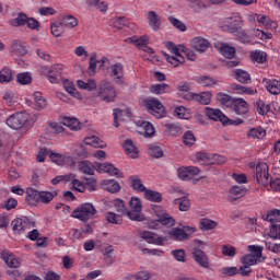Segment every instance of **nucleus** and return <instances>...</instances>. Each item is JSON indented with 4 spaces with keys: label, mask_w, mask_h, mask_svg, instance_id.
<instances>
[{
    "label": "nucleus",
    "mask_w": 280,
    "mask_h": 280,
    "mask_svg": "<svg viewBox=\"0 0 280 280\" xmlns=\"http://www.w3.org/2000/svg\"><path fill=\"white\" fill-rule=\"evenodd\" d=\"M166 132L171 135L172 137H176V135H180L183 132V127L176 122L166 124L165 125Z\"/></svg>",
    "instance_id": "obj_46"
},
{
    "label": "nucleus",
    "mask_w": 280,
    "mask_h": 280,
    "mask_svg": "<svg viewBox=\"0 0 280 280\" xmlns=\"http://www.w3.org/2000/svg\"><path fill=\"white\" fill-rule=\"evenodd\" d=\"M220 52L222 54V56H224V58H235V48L232 46L222 44Z\"/></svg>",
    "instance_id": "obj_51"
},
{
    "label": "nucleus",
    "mask_w": 280,
    "mask_h": 280,
    "mask_svg": "<svg viewBox=\"0 0 280 280\" xmlns=\"http://www.w3.org/2000/svg\"><path fill=\"white\" fill-rule=\"evenodd\" d=\"M19 84H32V75L28 72H23L18 74Z\"/></svg>",
    "instance_id": "obj_63"
},
{
    "label": "nucleus",
    "mask_w": 280,
    "mask_h": 280,
    "mask_svg": "<svg viewBox=\"0 0 280 280\" xmlns=\"http://www.w3.org/2000/svg\"><path fill=\"white\" fill-rule=\"evenodd\" d=\"M235 98L231 97V95L220 92L217 94V102L226 108H233V102Z\"/></svg>",
    "instance_id": "obj_31"
},
{
    "label": "nucleus",
    "mask_w": 280,
    "mask_h": 280,
    "mask_svg": "<svg viewBox=\"0 0 280 280\" xmlns=\"http://www.w3.org/2000/svg\"><path fill=\"white\" fill-rule=\"evenodd\" d=\"M10 51L15 54V56H25L27 55V46L23 44V42L16 39L12 42Z\"/></svg>",
    "instance_id": "obj_22"
},
{
    "label": "nucleus",
    "mask_w": 280,
    "mask_h": 280,
    "mask_svg": "<svg viewBox=\"0 0 280 280\" xmlns=\"http://www.w3.org/2000/svg\"><path fill=\"white\" fill-rule=\"evenodd\" d=\"M166 48L168 49V51L171 54H174V56H177V57H180L183 55L180 54H184V52H187V47H185V45H175L174 43L172 42H168L166 44Z\"/></svg>",
    "instance_id": "obj_34"
},
{
    "label": "nucleus",
    "mask_w": 280,
    "mask_h": 280,
    "mask_svg": "<svg viewBox=\"0 0 280 280\" xmlns=\"http://www.w3.org/2000/svg\"><path fill=\"white\" fill-rule=\"evenodd\" d=\"M144 106L148 113L153 115V117H156V119H162V117H165V107L161 101L156 98H148L144 100Z\"/></svg>",
    "instance_id": "obj_4"
},
{
    "label": "nucleus",
    "mask_w": 280,
    "mask_h": 280,
    "mask_svg": "<svg viewBox=\"0 0 280 280\" xmlns=\"http://www.w3.org/2000/svg\"><path fill=\"white\" fill-rule=\"evenodd\" d=\"M95 170L98 174H109L110 176L121 177L119 168L115 167L112 163H95Z\"/></svg>",
    "instance_id": "obj_12"
},
{
    "label": "nucleus",
    "mask_w": 280,
    "mask_h": 280,
    "mask_svg": "<svg viewBox=\"0 0 280 280\" xmlns=\"http://www.w3.org/2000/svg\"><path fill=\"white\" fill-rule=\"evenodd\" d=\"M3 82H12V70L9 68H3L0 71V83L3 84Z\"/></svg>",
    "instance_id": "obj_59"
},
{
    "label": "nucleus",
    "mask_w": 280,
    "mask_h": 280,
    "mask_svg": "<svg viewBox=\"0 0 280 280\" xmlns=\"http://www.w3.org/2000/svg\"><path fill=\"white\" fill-rule=\"evenodd\" d=\"M148 154L154 159H161L163 156V149L159 145H150L148 149Z\"/></svg>",
    "instance_id": "obj_56"
},
{
    "label": "nucleus",
    "mask_w": 280,
    "mask_h": 280,
    "mask_svg": "<svg viewBox=\"0 0 280 280\" xmlns=\"http://www.w3.org/2000/svg\"><path fill=\"white\" fill-rule=\"evenodd\" d=\"M155 222H159L163 226H167V229H171V226H174L176 224V220H174V218H172L167 213H163L162 215H160Z\"/></svg>",
    "instance_id": "obj_42"
},
{
    "label": "nucleus",
    "mask_w": 280,
    "mask_h": 280,
    "mask_svg": "<svg viewBox=\"0 0 280 280\" xmlns=\"http://www.w3.org/2000/svg\"><path fill=\"white\" fill-rule=\"evenodd\" d=\"M130 210L127 212V218L133 220L135 222H143V217L141 211H143V206L141 205V199L132 197L129 201Z\"/></svg>",
    "instance_id": "obj_5"
},
{
    "label": "nucleus",
    "mask_w": 280,
    "mask_h": 280,
    "mask_svg": "<svg viewBox=\"0 0 280 280\" xmlns=\"http://www.w3.org/2000/svg\"><path fill=\"white\" fill-rule=\"evenodd\" d=\"M266 129L261 127L252 128L247 132V139H265Z\"/></svg>",
    "instance_id": "obj_37"
},
{
    "label": "nucleus",
    "mask_w": 280,
    "mask_h": 280,
    "mask_svg": "<svg viewBox=\"0 0 280 280\" xmlns=\"http://www.w3.org/2000/svg\"><path fill=\"white\" fill-rule=\"evenodd\" d=\"M117 93L115 92V88L110 86V83L103 82L98 90V97L103 102H114Z\"/></svg>",
    "instance_id": "obj_8"
},
{
    "label": "nucleus",
    "mask_w": 280,
    "mask_h": 280,
    "mask_svg": "<svg viewBox=\"0 0 280 280\" xmlns=\"http://www.w3.org/2000/svg\"><path fill=\"white\" fill-rule=\"evenodd\" d=\"M164 56L167 62L173 65V67H178L179 65H183V62H185V57L183 56H170L168 54H164Z\"/></svg>",
    "instance_id": "obj_54"
},
{
    "label": "nucleus",
    "mask_w": 280,
    "mask_h": 280,
    "mask_svg": "<svg viewBox=\"0 0 280 280\" xmlns=\"http://www.w3.org/2000/svg\"><path fill=\"white\" fill-rule=\"evenodd\" d=\"M168 236L171 240H175V242H185V240H189V234L185 232V230L180 228H175L168 232Z\"/></svg>",
    "instance_id": "obj_24"
},
{
    "label": "nucleus",
    "mask_w": 280,
    "mask_h": 280,
    "mask_svg": "<svg viewBox=\"0 0 280 280\" xmlns=\"http://www.w3.org/2000/svg\"><path fill=\"white\" fill-rule=\"evenodd\" d=\"M43 73L46 74L47 80H49L51 84L62 82V72H60V66L44 68Z\"/></svg>",
    "instance_id": "obj_11"
},
{
    "label": "nucleus",
    "mask_w": 280,
    "mask_h": 280,
    "mask_svg": "<svg viewBox=\"0 0 280 280\" xmlns=\"http://www.w3.org/2000/svg\"><path fill=\"white\" fill-rule=\"evenodd\" d=\"M131 187L135 191L138 192H144L148 190V188H145V186L143 185V182L141 180V178H139L138 176H133L131 177Z\"/></svg>",
    "instance_id": "obj_44"
},
{
    "label": "nucleus",
    "mask_w": 280,
    "mask_h": 280,
    "mask_svg": "<svg viewBox=\"0 0 280 280\" xmlns=\"http://www.w3.org/2000/svg\"><path fill=\"white\" fill-rule=\"evenodd\" d=\"M250 58L254 62H257L258 65H264V62L268 60V54H266V51L256 50L254 52H250Z\"/></svg>",
    "instance_id": "obj_43"
},
{
    "label": "nucleus",
    "mask_w": 280,
    "mask_h": 280,
    "mask_svg": "<svg viewBox=\"0 0 280 280\" xmlns=\"http://www.w3.org/2000/svg\"><path fill=\"white\" fill-rule=\"evenodd\" d=\"M27 114L18 113L7 119V126L12 128V130H21L27 124Z\"/></svg>",
    "instance_id": "obj_6"
},
{
    "label": "nucleus",
    "mask_w": 280,
    "mask_h": 280,
    "mask_svg": "<svg viewBox=\"0 0 280 280\" xmlns=\"http://www.w3.org/2000/svg\"><path fill=\"white\" fill-rule=\"evenodd\" d=\"M95 213H97V210L93 203H83L72 212V218H77L81 220V222H86L91 220Z\"/></svg>",
    "instance_id": "obj_3"
},
{
    "label": "nucleus",
    "mask_w": 280,
    "mask_h": 280,
    "mask_svg": "<svg viewBox=\"0 0 280 280\" xmlns=\"http://www.w3.org/2000/svg\"><path fill=\"white\" fill-rule=\"evenodd\" d=\"M218 226V223L215 221H211L210 219H201L199 221V229L201 231H211Z\"/></svg>",
    "instance_id": "obj_47"
},
{
    "label": "nucleus",
    "mask_w": 280,
    "mask_h": 280,
    "mask_svg": "<svg viewBox=\"0 0 280 280\" xmlns=\"http://www.w3.org/2000/svg\"><path fill=\"white\" fill-rule=\"evenodd\" d=\"M262 220L270 222V224H280V210H270L266 215H262Z\"/></svg>",
    "instance_id": "obj_30"
},
{
    "label": "nucleus",
    "mask_w": 280,
    "mask_h": 280,
    "mask_svg": "<svg viewBox=\"0 0 280 280\" xmlns=\"http://www.w3.org/2000/svg\"><path fill=\"white\" fill-rule=\"evenodd\" d=\"M174 205L178 206L179 211H189V208L191 207V203L187 197L175 199Z\"/></svg>",
    "instance_id": "obj_49"
},
{
    "label": "nucleus",
    "mask_w": 280,
    "mask_h": 280,
    "mask_svg": "<svg viewBox=\"0 0 280 280\" xmlns=\"http://www.w3.org/2000/svg\"><path fill=\"white\" fill-rule=\"evenodd\" d=\"M154 125L150 121H142L139 128V133L143 135L147 139L150 137H154Z\"/></svg>",
    "instance_id": "obj_28"
},
{
    "label": "nucleus",
    "mask_w": 280,
    "mask_h": 280,
    "mask_svg": "<svg viewBox=\"0 0 280 280\" xmlns=\"http://www.w3.org/2000/svg\"><path fill=\"white\" fill-rule=\"evenodd\" d=\"M61 82L67 93H69V95H71L72 97L80 98V92H78V90L75 89V86L71 81L66 79V80H61Z\"/></svg>",
    "instance_id": "obj_41"
},
{
    "label": "nucleus",
    "mask_w": 280,
    "mask_h": 280,
    "mask_svg": "<svg viewBox=\"0 0 280 280\" xmlns=\"http://www.w3.org/2000/svg\"><path fill=\"white\" fill-rule=\"evenodd\" d=\"M27 23V15L24 13H20L15 19L11 20V25L13 27H21L23 25H26Z\"/></svg>",
    "instance_id": "obj_53"
},
{
    "label": "nucleus",
    "mask_w": 280,
    "mask_h": 280,
    "mask_svg": "<svg viewBox=\"0 0 280 280\" xmlns=\"http://www.w3.org/2000/svg\"><path fill=\"white\" fill-rule=\"evenodd\" d=\"M110 75L117 84H124V65L115 63L110 67Z\"/></svg>",
    "instance_id": "obj_18"
},
{
    "label": "nucleus",
    "mask_w": 280,
    "mask_h": 280,
    "mask_svg": "<svg viewBox=\"0 0 280 280\" xmlns=\"http://www.w3.org/2000/svg\"><path fill=\"white\" fill-rule=\"evenodd\" d=\"M253 35L259 40H270L272 39V33H266L259 28H254Z\"/></svg>",
    "instance_id": "obj_58"
},
{
    "label": "nucleus",
    "mask_w": 280,
    "mask_h": 280,
    "mask_svg": "<svg viewBox=\"0 0 280 280\" xmlns=\"http://www.w3.org/2000/svg\"><path fill=\"white\" fill-rule=\"evenodd\" d=\"M246 188L242 186H233L229 191V201L235 202V200H240V198H244L246 196Z\"/></svg>",
    "instance_id": "obj_20"
},
{
    "label": "nucleus",
    "mask_w": 280,
    "mask_h": 280,
    "mask_svg": "<svg viewBox=\"0 0 280 280\" xmlns=\"http://www.w3.org/2000/svg\"><path fill=\"white\" fill-rule=\"evenodd\" d=\"M241 261L244 266H247L248 268H250V266H255V264H257V258L253 254H248V255H245L241 259Z\"/></svg>",
    "instance_id": "obj_62"
},
{
    "label": "nucleus",
    "mask_w": 280,
    "mask_h": 280,
    "mask_svg": "<svg viewBox=\"0 0 280 280\" xmlns=\"http://www.w3.org/2000/svg\"><path fill=\"white\" fill-rule=\"evenodd\" d=\"M55 196H58L57 191H39V202H45L47 205L54 200Z\"/></svg>",
    "instance_id": "obj_52"
},
{
    "label": "nucleus",
    "mask_w": 280,
    "mask_h": 280,
    "mask_svg": "<svg viewBox=\"0 0 280 280\" xmlns=\"http://www.w3.org/2000/svg\"><path fill=\"white\" fill-rule=\"evenodd\" d=\"M26 202L31 206L40 202V191L34 188H28L26 190Z\"/></svg>",
    "instance_id": "obj_29"
},
{
    "label": "nucleus",
    "mask_w": 280,
    "mask_h": 280,
    "mask_svg": "<svg viewBox=\"0 0 280 280\" xmlns=\"http://www.w3.org/2000/svg\"><path fill=\"white\" fill-rule=\"evenodd\" d=\"M262 82L265 83V86L267 91L271 95H279L280 93V81L277 79H264Z\"/></svg>",
    "instance_id": "obj_21"
},
{
    "label": "nucleus",
    "mask_w": 280,
    "mask_h": 280,
    "mask_svg": "<svg viewBox=\"0 0 280 280\" xmlns=\"http://www.w3.org/2000/svg\"><path fill=\"white\" fill-rule=\"evenodd\" d=\"M85 145H92V148H104V141L95 136H91L84 139Z\"/></svg>",
    "instance_id": "obj_48"
},
{
    "label": "nucleus",
    "mask_w": 280,
    "mask_h": 280,
    "mask_svg": "<svg viewBox=\"0 0 280 280\" xmlns=\"http://www.w3.org/2000/svg\"><path fill=\"white\" fill-rule=\"evenodd\" d=\"M63 126H67L70 130L78 132V130H82V126L78 118L66 117L63 118Z\"/></svg>",
    "instance_id": "obj_33"
},
{
    "label": "nucleus",
    "mask_w": 280,
    "mask_h": 280,
    "mask_svg": "<svg viewBox=\"0 0 280 280\" xmlns=\"http://www.w3.org/2000/svg\"><path fill=\"white\" fill-rule=\"evenodd\" d=\"M105 218L107 222L110 224H121V215L120 214H115V212H107L105 214Z\"/></svg>",
    "instance_id": "obj_61"
},
{
    "label": "nucleus",
    "mask_w": 280,
    "mask_h": 280,
    "mask_svg": "<svg viewBox=\"0 0 280 280\" xmlns=\"http://www.w3.org/2000/svg\"><path fill=\"white\" fill-rule=\"evenodd\" d=\"M200 175V168L196 166L188 167H179L177 170V176L180 180H191V178H196V176Z\"/></svg>",
    "instance_id": "obj_10"
},
{
    "label": "nucleus",
    "mask_w": 280,
    "mask_h": 280,
    "mask_svg": "<svg viewBox=\"0 0 280 280\" xmlns=\"http://www.w3.org/2000/svg\"><path fill=\"white\" fill-rule=\"evenodd\" d=\"M206 115L209 117V119H212V121H221L223 126L229 124V117H226V115H224V113H222L220 109L206 107Z\"/></svg>",
    "instance_id": "obj_13"
},
{
    "label": "nucleus",
    "mask_w": 280,
    "mask_h": 280,
    "mask_svg": "<svg viewBox=\"0 0 280 280\" xmlns=\"http://www.w3.org/2000/svg\"><path fill=\"white\" fill-rule=\"evenodd\" d=\"M236 115H246L248 113V103L244 98H234L232 107Z\"/></svg>",
    "instance_id": "obj_19"
},
{
    "label": "nucleus",
    "mask_w": 280,
    "mask_h": 280,
    "mask_svg": "<svg viewBox=\"0 0 280 280\" xmlns=\"http://www.w3.org/2000/svg\"><path fill=\"white\" fill-rule=\"evenodd\" d=\"M144 198L145 200H149L150 202H162L163 201V195L159 191L147 189L144 191Z\"/></svg>",
    "instance_id": "obj_39"
},
{
    "label": "nucleus",
    "mask_w": 280,
    "mask_h": 280,
    "mask_svg": "<svg viewBox=\"0 0 280 280\" xmlns=\"http://www.w3.org/2000/svg\"><path fill=\"white\" fill-rule=\"evenodd\" d=\"M191 255L198 266H200L201 268H209V256H207V254L202 252V249L194 247L191 250Z\"/></svg>",
    "instance_id": "obj_14"
},
{
    "label": "nucleus",
    "mask_w": 280,
    "mask_h": 280,
    "mask_svg": "<svg viewBox=\"0 0 280 280\" xmlns=\"http://www.w3.org/2000/svg\"><path fill=\"white\" fill-rule=\"evenodd\" d=\"M114 207H115L118 215H128V209H126V206L124 205V200L116 199L114 201Z\"/></svg>",
    "instance_id": "obj_55"
},
{
    "label": "nucleus",
    "mask_w": 280,
    "mask_h": 280,
    "mask_svg": "<svg viewBox=\"0 0 280 280\" xmlns=\"http://www.w3.org/2000/svg\"><path fill=\"white\" fill-rule=\"evenodd\" d=\"M130 42L132 43V45H136V47H145V45H148V37H131Z\"/></svg>",
    "instance_id": "obj_64"
},
{
    "label": "nucleus",
    "mask_w": 280,
    "mask_h": 280,
    "mask_svg": "<svg viewBox=\"0 0 280 280\" xmlns=\"http://www.w3.org/2000/svg\"><path fill=\"white\" fill-rule=\"evenodd\" d=\"M11 226L14 233L21 235V233L27 229V222H25L23 219H15L11 222Z\"/></svg>",
    "instance_id": "obj_38"
},
{
    "label": "nucleus",
    "mask_w": 280,
    "mask_h": 280,
    "mask_svg": "<svg viewBox=\"0 0 280 280\" xmlns=\"http://www.w3.org/2000/svg\"><path fill=\"white\" fill-rule=\"evenodd\" d=\"M140 237H142L144 242H148V244H155L156 246H163V242H165V237H161L150 231L142 232Z\"/></svg>",
    "instance_id": "obj_16"
},
{
    "label": "nucleus",
    "mask_w": 280,
    "mask_h": 280,
    "mask_svg": "<svg viewBox=\"0 0 280 280\" xmlns=\"http://www.w3.org/2000/svg\"><path fill=\"white\" fill-rule=\"evenodd\" d=\"M252 18L259 23L260 27L266 30H275L277 27V22L272 21L268 15L255 13Z\"/></svg>",
    "instance_id": "obj_15"
},
{
    "label": "nucleus",
    "mask_w": 280,
    "mask_h": 280,
    "mask_svg": "<svg viewBox=\"0 0 280 280\" xmlns=\"http://www.w3.org/2000/svg\"><path fill=\"white\" fill-rule=\"evenodd\" d=\"M0 257L3 259V261H5L9 268H19V266H21V260H19V258H14L10 252L3 250L0 254Z\"/></svg>",
    "instance_id": "obj_23"
},
{
    "label": "nucleus",
    "mask_w": 280,
    "mask_h": 280,
    "mask_svg": "<svg viewBox=\"0 0 280 280\" xmlns=\"http://www.w3.org/2000/svg\"><path fill=\"white\" fill-rule=\"evenodd\" d=\"M183 141L185 145H187L188 148H191V145L196 143V136L194 135L192 131H186L183 136Z\"/></svg>",
    "instance_id": "obj_57"
},
{
    "label": "nucleus",
    "mask_w": 280,
    "mask_h": 280,
    "mask_svg": "<svg viewBox=\"0 0 280 280\" xmlns=\"http://www.w3.org/2000/svg\"><path fill=\"white\" fill-rule=\"evenodd\" d=\"M185 100L188 102H196V104H202L207 106L211 104V92H201V93H194L190 92L185 96Z\"/></svg>",
    "instance_id": "obj_9"
},
{
    "label": "nucleus",
    "mask_w": 280,
    "mask_h": 280,
    "mask_svg": "<svg viewBox=\"0 0 280 280\" xmlns=\"http://www.w3.org/2000/svg\"><path fill=\"white\" fill-rule=\"evenodd\" d=\"M79 172L88 176H93L95 174V163L89 161L79 162Z\"/></svg>",
    "instance_id": "obj_27"
},
{
    "label": "nucleus",
    "mask_w": 280,
    "mask_h": 280,
    "mask_svg": "<svg viewBox=\"0 0 280 280\" xmlns=\"http://www.w3.org/2000/svg\"><path fill=\"white\" fill-rule=\"evenodd\" d=\"M256 180L259 185L266 187L270 184V174H268V164L259 163L256 166Z\"/></svg>",
    "instance_id": "obj_7"
},
{
    "label": "nucleus",
    "mask_w": 280,
    "mask_h": 280,
    "mask_svg": "<svg viewBox=\"0 0 280 280\" xmlns=\"http://www.w3.org/2000/svg\"><path fill=\"white\" fill-rule=\"evenodd\" d=\"M268 235L271 240H280V223H273L270 226Z\"/></svg>",
    "instance_id": "obj_60"
},
{
    "label": "nucleus",
    "mask_w": 280,
    "mask_h": 280,
    "mask_svg": "<svg viewBox=\"0 0 280 280\" xmlns=\"http://www.w3.org/2000/svg\"><path fill=\"white\" fill-rule=\"evenodd\" d=\"M63 27L68 30H73V27H78V20L73 15H66L60 21Z\"/></svg>",
    "instance_id": "obj_40"
},
{
    "label": "nucleus",
    "mask_w": 280,
    "mask_h": 280,
    "mask_svg": "<svg viewBox=\"0 0 280 280\" xmlns=\"http://www.w3.org/2000/svg\"><path fill=\"white\" fill-rule=\"evenodd\" d=\"M77 86L82 91H95V89H97V83L93 79H90L88 81L78 80Z\"/></svg>",
    "instance_id": "obj_32"
},
{
    "label": "nucleus",
    "mask_w": 280,
    "mask_h": 280,
    "mask_svg": "<svg viewBox=\"0 0 280 280\" xmlns=\"http://www.w3.org/2000/svg\"><path fill=\"white\" fill-rule=\"evenodd\" d=\"M234 75L241 84H250V74L246 70L236 69Z\"/></svg>",
    "instance_id": "obj_36"
},
{
    "label": "nucleus",
    "mask_w": 280,
    "mask_h": 280,
    "mask_svg": "<svg viewBox=\"0 0 280 280\" xmlns=\"http://www.w3.org/2000/svg\"><path fill=\"white\" fill-rule=\"evenodd\" d=\"M124 149L127 156H130V159H137L139 156V150L137 149L132 140L130 139L125 140Z\"/></svg>",
    "instance_id": "obj_26"
},
{
    "label": "nucleus",
    "mask_w": 280,
    "mask_h": 280,
    "mask_svg": "<svg viewBox=\"0 0 280 280\" xmlns=\"http://www.w3.org/2000/svg\"><path fill=\"white\" fill-rule=\"evenodd\" d=\"M85 3L90 10H100V12H106L108 7L104 1L100 2V0H85Z\"/></svg>",
    "instance_id": "obj_35"
},
{
    "label": "nucleus",
    "mask_w": 280,
    "mask_h": 280,
    "mask_svg": "<svg viewBox=\"0 0 280 280\" xmlns=\"http://www.w3.org/2000/svg\"><path fill=\"white\" fill-rule=\"evenodd\" d=\"M256 110L259 115H268V113H270V104H266L264 101L258 100L256 102Z\"/></svg>",
    "instance_id": "obj_50"
},
{
    "label": "nucleus",
    "mask_w": 280,
    "mask_h": 280,
    "mask_svg": "<svg viewBox=\"0 0 280 280\" xmlns=\"http://www.w3.org/2000/svg\"><path fill=\"white\" fill-rule=\"evenodd\" d=\"M190 46L195 51H198L199 54H205L206 49H209V40L202 37H195L190 42Z\"/></svg>",
    "instance_id": "obj_17"
},
{
    "label": "nucleus",
    "mask_w": 280,
    "mask_h": 280,
    "mask_svg": "<svg viewBox=\"0 0 280 280\" xmlns=\"http://www.w3.org/2000/svg\"><path fill=\"white\" fill-rule=\"evenodd\" d=\"M101 185L103 189L109 191V194H117V191L121 189V186H119V183L115 179H104Z\"/></svg>",
    "instance_id": "obj_25"
},
{
    "label": "nucleus",
    "mask_w": 280,
    "mask_h": 280,
    "mask_svg": "<svg viewBox=\"0 0 280 280\" xmlns=\"http://www.w3.org/2000/svg\"><path fill=\"white\" fill-rule=\"evenodd\" d=\"M225 27L230 34H233L238 38L243 45H247L250 43V37L246 34V31L242 28V21L237 16H229L224 20Z\"/></svg>",
    "instance_id": "obj_1"
},
{
    "label": "nucleus",
    "mask_w": 280,
    "mask_h": 280,
    "mask_svg": "<svg viewBox=\"0 0 280 280\" xmlns=\"http://www.w3.org/2000/svg\"><path fill=\"white\" fill-rule=\"evenodd\" d=\"M149 25L152 27L154 32L161 28V22H159V15H156V12L150 11L149 12Z\"/></svg>",
    "instance_id": "obj_45"
},
{
    "label": "nucleus",
    "mask_w": 280,
    "mask_h": 280,
    "mask_svg": "<svg viewBox=\"0 0 280 280\" xmlns=\"http://www.w3.org/2000/svg\"><path fill=\"white\" fill-rule=\"evenodd\" d=\"M70 183L72 185V189H74L75 191H80L81 194H84L85 190L95 191L97 189V180L95 179V177L85 178L84 183L75 179V175H72Z\"/></svg>",
    "instance_id": "obj_2"
}]
</instances>
